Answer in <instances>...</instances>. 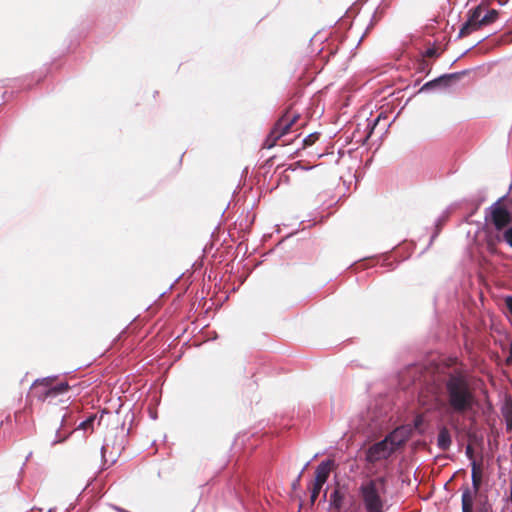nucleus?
<instances>
[{"label":"nucleus","mask_w":512,"mask_h":512,"mask_svg":"<svg viewBox=\"0 0 512 512\" xmlns=\"http://www.w3.org/2000/svg\"><path fill=\"white\" fill-rule=\"evenodd\" d=\"M70 435H71V433H68V434H65L62 436L60 429H58L56 431L55 439L52 441V445H56V444L64 442Z\"/></svg>","instance_id":"obj_27"},{"label":"nucleus","mask_w":512,"mask_h":512,"mask_svg":"<svg viewBox=\"0 0 512 512\" xmlns=\"http://www.w3.org/2000/svg\"><path fill=\"white\" fill-rule=\"evenodd\" d=\"M57 377V375H51L36 379L33 382L31 389L39 401L44 402L48 399L55 398L66 393L70 389V386L66 381L53 385V382L57 379Z\"/></svg>","instance_id":"obj_4"},{"label":"nucleus","mask_w":512,"mask_h":512,"mask_svg":"<svg viewBox=\"0 0 512 512\" xmlns=\"http://www.w3.org/2000/svg\"><path fill=\"white\" fill-rule=\"evenodd\" d=\"M345 495L340 489H334L330 494L329 505L335 510H341L343 507Z\"/></svg>","instance_id":"obj_17"},{"label":"nucleus","mask_w":512,"mask_h":512,"mask_svg":"<svg viewBox=\"0 0 512 512\" xmlns=\"http://www.w3.org/2000/svg\"><path fill=\"white\" fill-rule=\"evenodd\" d=\"M461 510L462 512H474L478 497L481 495L479 491L470 490L467 484L461 488Z\"/></svg>","instance_id":"obj_10"},{"label":"nucleus","mask_w":512,"mask_h":512,"mask_svg":"<svg viewBox=\"0 0 512 512\" xmlns=\"http://www.w3.org/2000/svg\"><path fill=\"white\" fill-rule=\"evenodd\" d=\"M41 79H42V76H41V75H39V76L37 77V81H40Z\"/></svg>","instance_id":"obj_38"},{"label":"nucleus","mask_w":512,"mask_h":512,"mask_svg":"<svg viewBox=\"0 0 512 512\" xmlns=\"http://www.w3.org/2000/svg\"><path fill=\"white\" fill-rule=\"evenodd\" d=\"M474 512H492V505L489 503L487 495L478 497Z\"/></svg>","instance_id":"obj_18"},{"label":"nucleus","mask_w":512,"mask_h":512,"mask_svg":"<svg viewBox=\"0 0 512 512\" xmlns=\"http://www.w3.org/2000/svg\"><path fill=\"white\" fill-rule=\"evenodd\" d=\"M468 51H469V49L466 50L465 52L461 53V55L452 64H454L458 59H460L462 56H464Z\"/></svg>","instance_id":"obj_36"},{"label":"nucleus","mask_w":512,"mask_h":512,"mask_svg":"<svg viewBox=\"0 0 512 512\" xmlns=\"http://www.w3.org/2000/svg\"><path fill=\"white\" fill-rule=\"evenodd\" d=\"M507 361L509 363H512V344H510V347H509V357H508Z\"/></svg>","instance_id":"obj_35"},{"label":"nucleus","mask_w":512,"mask_h":512,"mask_svg":"<svg viewBox=\"0 0 512 512\" xmlns=\"http://www.w3.org/2000/svg\"><path fill=\"white\" fill-rule=\"evenodd\" d=\"M401 382L404 388L413 387L420 405L427 411L446 406L451 413L463 415L477 405L473 377L466 369L455 368L447 372L440 386L423 367L412 365L401 375Z\"/></svg>","instance_id":"obj_1"},{"label":"nucleus","mask_w":512,"mask_h":512,"mask_svg":"<svg viewBox=\"0 0 512 512\" xmlns=\"http://www.w3.org/2000/svg\"><path fill=\"white\" fill-rule=\"evenodd\" d=\"M411 436V428L404 424L396 427L393 431L388 433L384 439L393 447V450L396 451L402 447Z\"/></svg>","instance_id":"obj_9"},{"label":"nucleus","mask_w":512,"mask_h":512,"mask_svg":"<svg viewBox=\"0 0 512 512\" xmlns=\"http://www.w3.org/2000/svg\"><path fill=\"white\" fill-rule=\"evenodd\" d=\"M450 216V212L448 209L444 210L441 215L436 219L434 224V231L430 237L429 246L433 243V241L439 236L443 226L448 221Z\"/></svg>","instance_id":"obj_16"},{"label":"nucleus","mask_w":512,"mask_h":512,"mask_svg":"<svg viewBox=\"0 0 512 512\" xmlns=\"http://www.w3.org/2000/svg\"><path fill=\"white\" fill-rule=\"evenodd\" d=\"M506 195L493 203L485 214V233L490 246L505 242L512 248V213L502 201Z\"/></svg>","instance_id":"obj_2"},{"label":"nucleus","mask_w":512,"mask_h":512,"mask_svg":"<svg viewBox=\"0 0 512 512\" xmlns=\"http://www.w3.org/2000/svg\"><path fill=\"white\" fill-rule=\"evenodd\" d=\"M323 487V484H320V483H317V482H313V488L311 490V493H310V502H311V505H314L316 499L318 498L319 494H320V491Z\"/></svg>","instance_id":"obj_25"},{"label":"nucleus","mask_w":512,"mask_h":512,"mask_svg":"<svg viewBox=\"0 0 512 512\" xmlns=\"http://www.w3.org/2000/svg\"><path fill=\"white\" fill-rule=\"evenodd\" d=\"M438 49L433 45L431 47H428L425 52L423 53V57H439Z\"/></svg>","instance_id":"obj_28"},{"label":"nucleus","mask_w":512,"mask_h":512,"mask_svg":"<svg viewBox=\"0 0 512 512\" xmlns=\"http://www.w3.org/2000/svg\"><path fill=\"white\" fill-rule=\"evenodd\" d=\"M484 10L485 6L483 4H479L468 10L467 19L460 28L458 38L465 37L469 35L471 32L483 26L481 17L482 14L484 13Z\"/></svg>","instance_id":"obj_8"},{"label":"nucleus","mask_w":512,"mask_h":512,"mask_svg":"<svg viewBox=\"0 0 512 512\" xmlns=\"http://www.w3.org/2000/svg\"><path fill=\"white\" fill-rule=\"evenodd\" d=\"M470 72H471L470 69H465V70L458 71V72L443 74V76H444V79H445L447 85L450 86L451 82L453 80H459L462 76H465V75L469 74Z\"/></svg>","instance_id":"obj_22"},{"label":"nucleus","mask_w":512,"mask_h":512,"mask_svg":"<svg viewBox=\"0 0 512 512\" xmlns=\"http://www.w3.org/2000/svg\"><path fill=\"white\" fill-rule=\"evenodd\" d=\"M383 12H384V9L380 8V6L376 8L374 14L371 17L370 23L367 26L366 31L364 32V34L360 38L358 44L363 40V38L368 33V31L370 29H372L374 27V25L380 20V18L382 17Z\"/></svg>","instance_id":"obj_21"},{"label":"nucleus","mask_w":512,"mask_h":512,"mask_svg":"<svg viewBox=\"0 0 512 512\" xmlns=\"http://www.w3.org/2000/svg\"><path fill=\"white\" fill-rule=\"evenodd\" d=\"M502 415L505 420V428L507 432L512 431V402L510 404H506L502 408Z\"/></svg>","instance_id":"obj_19"},{"label":"nucleus","mask_w":512,"mask_h":512,"mask_svg":"<svg viewBox=\"0 0 512 512\" xmlns=\"http://www.w3.org/2000/svg\"><path fill=\"white\" fill-rule=\"evenodd\" d=\"M31 455H32V453L30 452V453L28 454V456L26 457V461L24 462L23 466H24V465L26 464V462L30 459V456H31Z\"/></svg>","instance_id":"obj_37"},{"label":"nucleus","mask_w":512,"mask_h":512,"mask_svg":"<svg viewBox=\"0 0 512 512\" xmlns=\"http://www.w3.org/2000/svg\"><path fill=\"white\" fill-rule=\"evenodd\" d=\"M392 257H393L392 255H387V256L383 257L381 266L386 267L388 270L395 269L397 266V263H394V261H392Z\"/></svg>","instance_id":"obj_26"},{"label":"nucleus","mask_w":512,"mask_h":512,"mask_svg":"<svg viewBox=\"0 0 512 512\" xmlns=\"http://www.w3.org/2000/svg\"><path fill=\"white\" fill-rule=\"evenodd\" d=\"M310 461H307L306 464L304 465V467L302 468L301 472L299 473L297 479L293 482L292 486L293 488L295 489L296 488V485L299 484V481H300V477L303 473V471L306 469V467L309 465Z\"/></svg>","instance_id":"obj_31"},{"label":"nucleus","mask_w":512,"mask_h":512,"mask_svg":"<svg viewBox=\"0 0 512 512\" xmlns=\"http://www.w3.org/2000/svg\"><path fill=\"white\" fill-rule=\"evenodd\" d=\"M334 464L333 460H324L316 468L314 482L325 484L330 475L331 466Z\"/></svg>","instance_id":"obj_12"},{"label":"nucleus","mask_w":512,"mask_h":512,"mask_svg":"<svg viewBox=\"0 0 512 512\" xmlns=\"http://www.w3.org/2000/svg\"><path fill=\"white\" fill-rule=\"evenodd\" d=\"M426 69L429 70V64L424 59H422L419 63V70L425 71Z\"/></svg>","instance_id":"obj_32"},{"label":"nucleus","mask_w":512,"mask_h":512,"mask_svg":"<svg viewBox=\"0 0 512 512\" xmlns=\"http://www.w3.org/2000/svg\"><path fill=\"white\" fill-rule=\"evenodd\" d=\"M69 424V421H68V413L66 412L63 416H62V419H61V427L63 426H66Z\"/></svg>","instance_id":"obj_33"},{"label":"nucleus","mask_w":512,"mask_h":512,"mask_svg":"<svg viewBox=\"0 0 512 512\" xmlns=\"http://www.w3.org/2000/svg\"><path fill=\"white\" fill-rule=\"evenodd\" d=\"M151 417H152L153 419H156V414H151Z\"/></svg>","instance_id":"obj_39"},{"label":"nucleus","mask_w":512,"mask_h":512,"mask_svg":"<svg viewBox=\"0 0 512 512\" xmlns=\"http://www.w3.org/2000/svg\"><path fill=\"white\" fill-rule=\"evenodd\" d=\"M367 125L365 128V136L357 140V142H362L363 144L368 141L375 131L380 134V138L385 135L392 124V121H388V117L384 112L378 113V115L373 119H367Z\"/></svg>","instance_id":"obj_7"},{"label":"nucleus","mask_w":512,"mask_h":512,"mask_svg":"<svg viewBox=\"0 0 512 512\" xmlns=\"http://www.w3.org/2000/svg\"><path fill=\"white\" fill-rule=\"evenodd\" d=\"M299 115H293L289 117L284 114L273 126L272 130L268 134L264 146L268 149L275 146L276 141L279 140L282 136L286 135L292 125L297 121Z\"/></svg>","instance_id":"obj_5"},{"label":"nucleus","mask_w":512,"mask_h":512,"mask_svg":"<svg viewBox=\"0 0 512 512\" xmlns=\"http://www.w3.org/2000/svg\"><path fill=\"white\" fill-rule=\"evenodd\" d=\"M405 425L411 428V435L416 433L421 436L427 432L430 426L423 413L416 414L412 422Z\"/></svg>","instance_id":"obj_11"},{"label":"nucleus","mask_w":512,"mask_h":512,"mask_svg":"<svg viewBox=\"0 0 512 512\" xmlns=\"http://www.w3.org/2000/svg\"><path fill=\"white\" fill-rule=\"evenodd\" d=\"M387 482L386 476H378L360 484L358 495L364 512H387L389 510L391 505L385 498Z\"/></svg>","instance_id":"obj_3"},{"label":"nucleus","mask_w":512,"mask_h":512,"mask_svg":"<svg viewBox=\"0 0 512 512\" xmlns=\"http://www.w3.org/2000/svg\"><path fill=\"white\" fill-rule=\"evenodd\" d=\"M394 452L393 447L383 438L366 449L365 461L368 464H375L387 460Z\"/></svg>","instance_id":"obj_6"},{"label":"nucleus","mask_w":512,"mask_h":512,"mask_svg":"<svg viewBox=\"0 0 512 512\" xmlns=\"http://www.w3.org/2000/svg\"><path fill=\"white\" fill-rule=\"evenodd\" d=\"M471 466V478L472 486L470 490L479 491L482 484V466L477 463L476 460H472Z\"/></svg>","instance_id":"obj_15"},{"label":"nucleus","mask_w":512,"mask_h":512,"mask_svg":"<svg viewBox=\"0 0 512 512\" xmlns=\"http://www.w3.org/2000/svg\"><path fill=\"white\" fill-rule=\"evenodd\" d=\"M504 303L506 309L509 311V313L512 315V295H507L504 298Z\"/></svg>","instance_id":"obj_29"},{"label":"nucleus","mask_w":512,"mask_h":512,"mask_svg":"<svg viewBox=\"0 0 512 512\" xmlns=\"http://www.w3.org/2000/svg\"><path fill=\"white\" fill-rule=\"evenodd\" d=\"M438 430L437 447L442 451H447L452 444L451 433L444 425L440 426Z\"/></svg>","instance_id":"obj_13"},{"label":"nucleus","mask_w":512,"mask_h":512,"mask_svg":"<svg viewBox=\"0 0 512 512\" xmlns=\"http://www.w3.org/2000/svg\"><path fill=\"white\" fill-rule=\"evenodd\" d=\"M485 14H482L481 21L482 25L486 26L493 22H495L499 16V12L495 9H486L485 8Z\"/></svg>","instance_id":"obj_20"},{"label":"nucleus","mask_w":512,"mask_h":512,"mask_svg":"<svg viewBox=\"0 0 512 512\" xmlns=\"http://www.w3.org/2000/svg\"><path fill=\"white\" fill-rule=\"evenodd\" d=\"M105 451H106V448L104 445L101 446V457H102V460L103 461H106L105 459Z\"/></svg>","instance_id":"obj_34"},{"label":"nucleus","mask_w":512,"mask_h":512,"mask_svg":"<svg viewBox=\"0 0 512 512\" xmlns=\"http://www.w3.org/2000/svg\"><path fill=\"white\" fill-rule=\"evenodd\" d=\"M510 344H512V342Z\"/></svg>","instance_id":"obj_40"},{"label":"nucleus","mask_w":512,"mask_h":512,"mask_svg":"<svg viewBox=\"0 0 512 512\" xmlns=\"http://www.w3.org/2000/svg\"><path fill=\"white\" fill-rule=\"evenodd\" d=\"M448 87L449 86L447 85V83L444 79V76L442 74V75L424 83L421 86V88L419 89L418 93L431 92V91H435V90L446 89Z\"/></svg>","instance_id":"obj_14"},{"label":"nucleus","mask_w":512,"mask_h":512,"mask_svg":"<svg viewBox=\"0 0 512 512\" xmlns=\"http://www.w3.org/2000/svg\"><path fill=\"white\" fill-rule=\"evenodd\" d=\"M465 454H466L467 458L470 460V463L472 462V460H475L474 449L472 448V446L468 445L466 447Z\"/></svg>","instance_id":"obj_30"},{"label":"nucleus","mask_w":512,"mask_h":512,"mask_svg":"<svg viewBox=\"0 0 512 512\" xmlns=\"http://www.w3.org/2000/svg\"><path fill=\"white\" fill-rule=\"evenodd\" d=\"M97 419L96 414L89 415L85 420L81 421L77 427L79 430H88L91 429L93 431L94 429V422Z\"/></svg>","instance_id":"obj_23"},{"label":"nucleus","mask_w":512,"mask_h":512,"mask_svg":"<svg viewBox=\"0 0 512 512\" xmlns=\"http://www.w3.org/2000/svg\"><path fill=\"white\" fill-rule=\"evenodd\" d=\"M319 136H320V134L317 132L307 135L305 138H303L301 140L303 148L313 145L315 143V141L319 139Z\"/></svg>","instance_id":"obj_24"}]
</instances>
